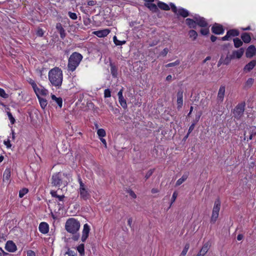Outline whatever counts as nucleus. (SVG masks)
Wrapping results in <instances>:
<instances>
[{
  "mask_svg": "<svg viewBox=\"0 0 256 256\" xmlns=\"http://www.w3.org/2000/svg\"><path fill=\"white\" fill-rule=\"evenodd\" d=\"M59 33L60 34V36L62 39H64L66 36L65 30L62 27L61 24H60V31Z\"/></svg>",
  "mask_w": 256,
  "mask_h": 256,
  "instance_id": "41",
  "label": "nucleus"
},
{
  "mask_svg": "<svg viewBox=\"0 0 256 256\" xmlns=\"http://www.w3.org/2000/svg\"><path fill=\"white\" fill-rule=\"evenodd\" d=\"M40 106L42 109H44L47 105V100L41 97L38 98Z\"/></svg>",
  "mask_w": 256,
  "mask_h": 256,
  "instance_id": "33",
  "label": "nucleus"
},
{
  "mask_svg": "<svg viewBox=\"0 0 256 256\" xmlns=\"http://www.w3.org/2000/svg\"><path fill=\"white\" fill-rule=\"evenodd\" d=\"M113 40L114 44L116 46H122L126 42L125 40L120 41V40H118L116 36H114Z\"/></svg>",
  "mask_w": 256,
  "mask_h": 256,
  "instance_id": "38",
  "label": "nucleus"
},
{
  "mask_svg": "<svg viewBox=\"0 0 256 256\" xmlns=\"http://www.w3.org/2000/svg\"><path fill=\"white\" fill-rule=\"evenodd\" d=\"M97 134L100 137L103 138L106 136V133L104 129L100 128L98 130Z\"/></svg>",
  "mask_w": 256,
  "mask_h": 256,
  "instance_id": "44",
  "label": "nucleus"
},
{
  "mask_svg": "<svg viewBox=\"0 0 256 256\" xmlns=\"http://www.w3.org/2000/svg\"><path fill=\"white\" fill-rule=\"evenodd\" d=\"M96 4L97 2L96 0H88V6H94Z\"/></svg>",
  "mask_w": 256,
  "mask_h": 256,
  "instance_id": "55",
  "label": "nucleus"
},
{
  "mask_svg": "<svg viewBox=\"0 0 256 256\" xmlns=\"http://www.w3.org/2000/svg\"><path fill=\"white\" fill-rule=\"evenodd\" d=\"M68 15L70 16V18L73 20H76L77 19V15L74 12H68Z\"/></svg>",
  "mask_w": 256,
  "mask_h": 256,
  "instance_id": "49",
  "label": "nucleus"
},
{
  "mask_svg": "<svg viewBox=\"0 0 256 256\" xmlns=\"http://www.w3.org/2000/svg\"><path fill=\"white\" fill-rule=\"evenodd\" d=\"M194 19L196 20V25L202 28L207 27L208 26V23L204 18L198 16H196L194 17Z\"/></svg>",
  "mask_w": 256,
  "mask_h": 256,
  "instance_id": "9",
  "label": "nucleus"
},
{
  "mask_svg": "<svg viewBox=\"0 0 256 256\" xmlns=\"http://www.w3.org/2000/svg\"><path fill=\"white\" fill-rule=\"evenodd\" d=\"M256 64V60H252L246 64L244 68V70L246 72H249L252 70Z\"/></svg>",
  "mask_w": 256,
  "mask_h": 256,
  "instance_id": "19",
  "label": "nucleus"
},
{
  "mask_svg": "<svg viewBox=\"0 0 256 256\" xmlns=\"http://www.w3.org/2000/svg\"><path fill=\"white\" fill-rule=\"evenodd\" d=\"M145 2L144 4V6L148 8L152 12H156L158 10V5L156 6L154 4H152V2L154 1H156L157 0H144Z\"/></svg>",
  "mask_w": 256,
  "mask_h": 256,
  "instance_id": "7",
  "label": "nucleus"
},
{
  "mask_svg": "<svg viewBox=\"0 0 256 256\" xmlns=\"http://www.w3.org/2000/svg\"><path fill=\"white\" fill-rule=\"evenodd\" d=\"M226 88L224 86H221L219 88L218 94V100L220 102L224 100V96L225 94Z\"/></svg>",
  "mask_w": 256,
  "mask_h": 256,
  "instance_id": "15",
  "label": "nucleus"
},
{
  "mask_svg": "<svg viewBox=\"0 0 256 256\" xmlns=\"http://www.w3.org/2000/svg\"><path fill=\"white\" fill-rule=\"evenodd\" d=\"M78 182L80 184V188H84L86 187L85 184L82 182V180L80 177L78 178Z\"/></svg>",
  "mask_w": 256,
  "mask_h": 256,
  "instance_id": "56",
  "label": "nucleus"
},
{
  "mask_svg": "<svg viewBox=\"0 0 256 256\" xmlns=\"http://www.w3.org/2000/svg\"><path fill=\"white\" fill-rule=\"evenodd\" d=\"M158 7L160 9L164 10H170V8L166 4L160 2L158 0H156Z\"/></svg>",
  "mask_w": 256,
  "mask_h": 256,
  "instance_id": "22",
  "label": "nucleus"
},
{
  "mask_svg": "<svg viewBox=\"0 0 256 256\" xmlns=\"http://www.w3.org/2000/svg\"><path fill=\"white\" fill-rule=\"evenodd\" d=\"M154 169L150 170L145 176L146 180H148L154 173Z\"/></svg>",
  "mask_w": 256,
  "mask_h": 256,
  "instance_id": "47",
  "label": "nucleus"
},
{
  "mask_svg": "<svg viewBox=\"0 0 256 256\" xmlns=\"http://www.w3.org/2000/svg\"><path fill=\"white\" fill-rule=\"evenodd\" d=\"M180 64V62L178 60H177L173 62H170L166 65V67L169 68L172 66H175L178 65Z\"/></svg>",
  "mask_w": 256,
  "mask_h": 256,
  "instance_id": "46",
  "label": "nucleus"
},
{
  "mask_svg": "<svg viewBox=\"0 0 256 256\" xmlns=\"http://www.w3.org/2000/svg\"><path fill=\"white\" fill-rule=\"evenodd\" d=\"M210 246V243L208 242H206L203 245L202 248L198 254H200L202 256H204L208 252Z\"/></svg>",
  "mask_w": 256,
  "mask_h": 256,
  "instance_id": "21",
  "label": "nucleus"
},
{
  "mask_svg": "<svg viewBox=\"0 0 256 256\" xmlns=\"http://www.w3.org/2000/svg\"><path fill=\"white\" fill-rule=\"evenodd\" d=\"M244 50V48H240L238 50L233 51L232 54L231 55L232 56H234V59L235 58L239 59L243 55Z\"/></svg>",
  "mask_w": 256,
  "mask_h": 256,
  "instance_id": "20",
  "label": "nucleus"
},
{
  "mask_svg": "<svg viewBox=\"0 0 256 256\" xmlns=\"http://www.w3.org/2000/svg\"><path fill=\"white\" fill-rule=\"evenodd\" d=\"M168 52V48H164L161 52L160 54L163 56H166Z\"/></svg>",
  "mask_w": 256,
  "mask_h": 256,
  "instance_id": "57",
  "label": "nucleus"
},
{
  "mask_svg": "<svg viewBox=\"0 0 256 256\" xmlns=\"http://www.w3.org/2000/svg\"><path fill=\"white\" fill-rule=\"evenodd\" d=\"M196 123L192 124L189 127L188 132V134H190L194 129Z\"/></svg>",
  "mask_w": 256,
  "mask_h": 256,
  "instance_id": "60",
  "label": "nucleus"
},
{
  "mask_svg": "<svg viewBox=\"0 0 256 256\" xmlns=\"http://www.w3.org/2000/svg\"><path fill=\"white\" fill-rule=\"evenodd\" d=\"M178 196V193L176 192H174L173 194L171 199V204L174 202L176 198Z\"/></svg>",
  "mask_w": 256,
  "mask_h": 256,
  "instance_id": "54",
  "label": "nucleus"
},
{
  "mask_svg": "<svg viewBox=\"0 0 256 256\" xmlns=\"http://www.w3.org/2000/svg\"><path fill=\"white\" fill-rule=\"evenodd\" d=\"M48 90L45 89L44 88H42L40 89L38 87V90H36V92H34L36 93L38 98V97H40V95L42 96H46L48 94Z\"/></svg>",
  "mask_w": 256,
  "mask_h": 256,
  "instance_id": "26",
  "label": "nucleus"
},
{
  "mask_svg": "<svg viewBox=\"0 0 256 256\" xmlns=\"http://www.w3.org/2000/svg\"><path fill=\"white\" fill-rule=\"evenodd\" d=\"M50 194L53 198H56V201L58 202L64 201V199L65 196L64 195L60 196L57 194L56 191L55 190H51L50 192Z\"/></svg>",
  "mask_w": 256,
  "mask_h": 256,
  "instance_id": "18",
  "label": "nucleus"
},
{
  "mask_svg": "<svg viewBox=\"0 0 256 256\" xmlns=\"http://www.w3.org/2000/svg\"><path fill=\"white\" fill-rule=\"evenodd\" d=\"M111 96V92L109 89H106L104 91V98H110Z\"/></svg>",
  "mask_w": 256,
  "mask_h": 256,
  "instance_id": "52",
  "label": "nucleus"
},
{
  "mask_svg": "<svg viewBox=\"0 0 256 256\" xmlns=\"http://www.w3.org/2000/svg\"><path fill=\"white\" fill-rule=\"evenodd\" d=\"M245 102L238 104L234 110V116L237 120H240L243 116L245 108Z\"/></svg>",
  "mask_w": 256,
  "mask_h": 256,
  "instance_id": "6",
  "label": "nucleus"
},
{
  "mask_svg": "<svg viewBox=\"0 0 256 256\" xmlns=\"http://www.w3.org/2000/svg\"><path fill=\"white\" fill-rule=\"evenodd\" d=\"M234 46L236 48H238L243 44L242 42L238 38H234L233 40Z\"/></svg>",
  "mask_w": 256,
  "mask_h": 256,
  "instance_id": "31",
  "label": "nucleus"
},
{
  "mask_svg": "<svg viewBox=\"0 0 256 256\" xmlns=\"http://www.w3.org/2000/svg\"><path fill=\"white\" fill-rule=\"evenodd\" d=\"M78 251L80 252L81 256L84 255V244H80L76 248Z\"/></svg>",
  "mask_w": 256,
  "mask_h": 256,
  "instance_id": "36",
  "label": "nucleus"
},
{
  "mask_svg": "<svg viewBox=\"0 0 256 256\" xmlns=\"http://www.w3.org/2000/svg\"><path fill=\"white\" fill-rule=\"evenodd\" d=\"M4 143L6 146L7 148H11L12 144H10V140L9 139H8L7 140H4Z\"/></svg>",
  "mask_w": 256,
  "mask_h": 256,
  "instance_id": "58",
  "label": "nucleus"
},
{
  "mask_svg": "<svg viewBox=\"0 0 256 256\" xmlns=\"http://www.w3.org/2000/svg\"><path fill=\"white\" fill-rule=\"evenodd\" d=\"M7 114H8V117L9 118V120L10 121L11 124H14L16 120H15L14 118L13 117L12 114L10 112H8Z\"/></svg>",
  "mask_w": 256,
  "mask_h": 256,
  "instance_id": "51",
  "label": "nucleus"
},
{
  "mask_svg": "<svg viewBox=\"0 0 256 256\" xmlns=\"http://www.w3.org/2000/svg\"><path fill=\"white\" fill-rule=\"evenodd\" d=\"M176 96L178 108L180 109L182 108L183 105V90L182 89L178 90Z\"/></svg>",
  "mask_w": 256,
  "mask_h": 256,
  "instance_id": "11",
  "label": "nucleus"
},
{
  "mask_svg": "<svg viewBox=\"0 0 256 256\" xmlns=\"http://www.w3.org/2000/svg\"><path fill=\"white\" fill-rule=\"evenodd\" d=\"M241 38L242 41L246 44L249 43L251 40L250 34L248 32H243L241 35Z\"/></svg>",
  "mask_w": 256,
  "mask_h": 256,
  "instance_id": "23",
  "label": "nucleus"
},
{
  "mask_svg": "<svg viewBox=\"0 0 256 256\" xmlns=\"http://www.w3.org/2000/svg\"><path fill=\"white\" fill-rule=\"evenodd\" d=\"M79 193L80 198L84 200H86L90 198V194L86 187L79 188Z\"/></svg>",
  "mask_w": 256,
  "mask_h": 256,
  "instance_id": "10",
  "label": "nucleus"
},
{
  "mask_svg": "<svg viewBox=\"0 0 256 256\" xmlns=\"http://www.w3.org/2000/svg\"><path fill=\"white\" fill-rule=\"evenodd\" d=\"M90 230V228L89 226L87 224H84L82 236V242H84L88 238Z\"/></svg>",
  "mask_w": 256,
  "mask_h": 256,
  "instance_id": "13",
  "label": "nucleus"
},
{
  "mask_svg": "<svg viewBox=\"0 0 256 256\" xmlns=\"http://www.w3.org/2000/svg\"><path fill=\"white\" fill-rule=\"evenodd\" d=\"M254 79L252 78H248V80H246L244 84V88H250L252 84H254Z\"/></svg>",
  "mask_w": 256,
  "mask_h": 256,
  "instance_id": "34",
  "label": "nucleus"
},
{
  "mask_svg": "<svg viewBox=\"0 0 256 256\" xmlns=\"http://www.w3.org/2000/svg\"><path fill=\"white\" fill-rule=\"evenodd\" d=\"M228 35L231 36H238L240 34V32L238 30L232 29L228 31Z\"/></svg>",
  "mask_w": 256,
  "mask_h": 256,
  "instance_id": "30",
  "label": "nucleus"
},
{
  "mask_svg": "<svg viewBox=\"0 0 256 256\" xmlns=\"http://www.w3.org/2000/svg\"><path fill=\"white\" fill-rule=\"evenodd\" d=\"M110 72L114 78H116L118 76V68L112 62L110 63Z\"/></svg>",
  "mask_w": 256,
  "mask_h": 256,
  "instance_id": "27",
  "label": "nucleus"
},
{
  "mask_svg": "<svg viewBox=\"0 0 256 256\" xmlns=\"http://www.w3.org/2000/svg\"><path fill=\"white\" fill-rule=\"evenodd\" d=\"M176 14L182 16L183 18H186L189 16V12L184 8H180L178 9Z\"/></svg>",
  "mask_w": 256,
  "mask_h": 256,
  "instance_id": "25",
  "label": "nucleus"
},
{
  "mask_svg": "<svg viewBox=\"0 0 256 256\" xmlns=\"http://www.w3.org/2000/svg\"><path fill=\"white\" fill-rule=\"evenodd\" d=\"M28 82L29 84L32 86L34 92H36V90H38L37 85L33 80L30 78Z\"/></svg>",
  "mask_w": 256,
  "mask_h": 256,
  "instance_id": "40",
  "label": "nucleus"
},
{
  "mask_svg": "<svg viewBox=\"0 0 256 256\" xmlns=\"http://www.w3.org/2000/svg\"><path fill=\"white\" fill-rule=\"evenodd\" d=\"M188 178L187 174H184L181 178L178 179L176 182V186H179L182 184Z\"/></svg>",
  "mask_w": 256,
  "mask_h": 256,
  "instance_id": "32",
  "label": "nucleus"
},
{
  "mask_svg": "<svg viewBox=\"0 0 256 256\" xmlns=\"http://www.w3.org/2000/svg\"><path fill=\"white\" fill-rule=\"evenodd\" d=\"M58 206L59 207V210L63 209L64 208V201H62L60 202H58Z\"/></svg>",
  "mask_w": 256,
  "mask_h": 256,
  "instance_id": "61",
  "label": "nucleus"
},
{
  "mask_svg": "<svg viewBox=\"0 0 256 256\" xmlns=\"http://www.w3.org/2000/svg\"><path fill=\"white\" fill-rule=\"evenodd\" d=\"M170 5L171 7L172 11L174 13L177 14L178 10L177 8L176 7V6L173 3H172V2L170 3Z\"/></svg>",
  "mask_w": 256,
  "mask_h": 256,
  "instance_id": "53",
  "label": "nucleus"
},
{
  "mask_svg": "<svg viewBox=\"0 0 256 256\" xmlns=\"http://www.w3.org/2000/svg\"><path fill=\"white\" fill-rule=\"evenodd\" d=\"M80 228L79 221L74 218H68L65 224L66 230L72 234H76Z\"/></svg>",
  "mask_w": 256,
  "mask_h": 256,
  "instance_id": "4",
  "label": "nucleus"
},
{
  "mask_svg": "<svg viewBox=\"0 0 256 256\" xmlns=\"http://www.w3.org/2000/svg\"><path fill=\"white\" fill-rule=\"evenodd\" d=\"M5 249L9 252H14L17 248L16 245L12 241L8 240L6 244Z\"/></svg>",
  "mask_w": 256,
  "mask_h": 256,
  "instance_id": "12",
  "label": "nucleus"
},
{
  "mask_svg": "<svg viewBox=\"0 0 256 256\" xmlns=\"http://www.w3.org/2000/svg\"><path fill=\"white\" fill-rule=\"evenodd\" d=\"M200 32L202 35H204V36L208 35L210 32L208 28V26H207V27H205L203 28H202L200 30Z\"/></svg>",
  "mask_w": 256,
  "mask_h": 256,
  "instance_id": "45",
  "label": "nucleus"
},
{
  "mask_svg": "<svg viewBox=\"0 0 256 256\" xmlns=\"http://www.w3.org/2000/svg\"><path fill=\"white\" fill-rule=\"evenodd\" d=\"M188 35L190 38H192L193 40H196L198 36V34L194 30H190L188 32Z\"/></svg>",
  "mask_w": 256,
  "mask_h": 256,
  "instance_id": "35",
  "label": "nucleus"
},
{
  "mask_svg": "<svg viewBox=\"0 0 256 256\" xmlns=\"http://www.w3.org/2000/svg\"><path fill=\"white\" fill-rule=\"evenodd\" d=\"M27 256H36V254L34 251L30 250L27 252Z\"/></svg>",
  "mask_w": 256,
  "mask_h": 256,
  "instance_id": "62",
  "label": "nucleus"
},
{
  "mask_svg": "<svg viewBox=\"0 0 256 256\" xmlns=\"http://www.w3.org/2000/svg\"><path fill=\"white\" fill-rule=\"evenodd\" d=\"M37 36H42L44 35V32L42 28H38L36 32Z\"/></svg>",
  "mask_w": 256,
  "mask_h": 256,
  "instance_id": "59",
  "label": "nucleus"
},
{
  "mask_svg": "<svg viewBox=\"0 0 256 256\" xmlns=\"http://www.w3.org/2000/svg\"><path fill=\"white\" fill-rule=\"evenodd\" d=\"M118 100H119L120 104L124 108H127L126 102L124 97L118 98Z\"/></svg>",
  "mask_w": 256,
  "mask_h": 256,
  "instance_id": "39",
  "label": "nucleus"
},
{
  "mask_svg": "<svg viewBox=\"0 0 256 256\" xmlns=\"http://www.w3.org/2000/svg\"><path fill=\"white\" fill-rule=\"evenodd\" d=\"M212 33L216 34H224V30L222 24L215 23L211 28Z\"/></svg>",
  "mask_w": 256,
  "mask_h": 256,
  "instance_id": "8",
  "label": "nucleus"
},
{
  "mask_svg": "<svg viewBox=\"0 0 256 256\" xmlns=\"http://www.w3.org/2000/svg\"><path fill=\"white\" fill-rule=\"evenodd\" d=\"M10 177V169H6L3 175V180L5 182L6 180L8 181Z\"/></svg>",
  "mask_w": 256,
  "mask_h": 256,
  "instance_id": "28",
  "label": "nucleus"
},
{
  "mask_svg": "<svg viewBox=\"0 0 256 256\" xmlns=\"http://www.w3.org/2000/svg\"><path fill=\"white\" fill-rule=\"evenodd\" d=\"M256 52V48L254 45H251L247 48L246 52V56L247 58H251L255 55Z\"/></svg>",
  "mask_w": 256,
  "mask_h": 256,
  "instance_id": "14",
  "label": "nucleus"
},
{
  "mask_svg": "<svg viewBox=\"0 0 256 256\" xmlns=\"http://www.w3.org/2000/svg\"><path fill=\"white\" fill-rule=\"evenodd\" d=\"M220 201L219 198H217L215 202L212 209V214L210 218V222L214 224L219 215V212L220 208Z\"/></svg>",
  "mask_w": 256,
  "mask_h": 256,
  "instance_id": "5",
  "label": "nucleus"
},
{
  "mask_svg": "<svg viewBox=\"0 0 256 256\" xmlns=\"http://www.w3.org/2000/svg\"><path fill=\"white\" fill-rule=\"evenodd\" d=\"M51 97L52 100H55L60 108L62 106V100L61 98H57L54 94H52Z\"/></svg>",
  "mask_w": 256,
  "mask_h": 256,
  "instance_id": "29",
  "label": "nucleus"
},
{
  "mask_svg": "<svg viewBox=\"0 0 256 256\" xmlns=\"http://www.w3.org/2000/svg\"><path fill=\"white\" fill-rule=\"evenodd\" d=\"M82 58L83 56L80 54L78 52H73L68 60V70L72 72H74L79 66Z\"/></svg>",
  "mask_w": 256,
  "mask_h": 256,
  "instance_id": "2",
  "label": "nucleus"
},
{
  "mask_svg": "<svg viewBox=\"0 0 256 256\" xmlns=\"http://www.w3.org/2000/svg\"><path fill=\"white\" fill-rule=\"evenodd\" d=\"M67 174L58 172L52 174L51 178V184L53 186L60 187L67 186L68 182L66 180Z\"/></svg>",
  "mask_w": 256,
  "mask_h": 256,
  "instance_id": "3",
  "label": "nucleus"
},
{
  "mask_svg": "<svg viewBox=\"0 0 256 256\" xmlns=\"http://www.w3.org/2000/svg\"><path fill=\"white\" fill-rule=\"evenodd\" d=\"M38 228L39 230L44 234H47L49 230L48 225L44 222H42L40 224Z\"/></svg>",
  "mask_w": 256,
  "mask_h": 256,
  "instance_id": "17",
  "label": "nucleus"
},
{
  "mask_svg": "<svg viewBox=\"0 0 256 256\" xmlns=\"http://www.w3.org/2000/svg\"><path fill=\"white\" fill-rule=\"evenodd\" d=\"M28 192V190L26 188H24L20 190L19 192V197L20 198H22Z\"/></svg>",
  "mask_w": 256,
  "mask_h": 256,
  "instance_id": "43",
  "label": "nucleus"
},
{
  "mask_svg": "<svg viewBox=\"0 0 256 256\" xmlns=\"http://www.w3.org/2000/svg\"><path fill=\"white\" fill-rule=\"evenodd\" d=\"M65 254H68V256H76V253L68 248V251L65 253Z\"/></svg>",
  "mask_w": 256,
  "mask_h": 256,
  "instance_id": "50",
  "label": "nucleus"
},
{
  "mask_svg": "<svg viewBox=\"0 0 256 256\" xmlns=\"http://www.w3.org/2000/svg\"><path fill=\"white\" fill-rule=\"evenodd\" d=\"M110 32V30L108 29H104L95 31L94 32V34L99 38H103L107 36Z\"/></svg>",
  "mask_w": 256,
  "mask_h": 256,
  "instance_id": "16",
  "label": "nucleus"
},
{
  "mask_svg": "<svg viewBox=\"0 0 256 256\" xmlns=\"http://www.w3.org/2000/svg\"><path fill=\"white\" fill-rule=\"evenodd\" d=\"M48 80L51 84L59 88L61 86L63 80L62 70L58 67H54L48 72Z\"/></svg>",
  "mask_w": 256,
  "mask_h": 256,
  "instance_id": "1",
  "label": "nucleus"
},
{
  "mask_svg": "<svg viewBox=\"0 0 256 256\" xmlns=\"http://www.w3.org/2000/svg\"><path fill=\"white\" fill-rule=\"evenodd\" d=\"M74 234L72 237V239L74 240H78L80 238V234Z\"/></svg>",
  "mask_w": 256,
  "mask_h": 256,
  "instance_id": "64",
  "label": "nucleus"
},
{
  "mask_svg": "<svg viewBox=\"0 0 256 256\" xmlns=\"http://www.w3.org/2000/svg\"><path fill=\"white\" fill-rule=\"evenodd\" d=\"M189 244H186L182 253L180 254V256H185L188 251V250L189 249Z\"/></svg>",
  "mask_w": 256,
  "mask_h": 256,
  "instance_id": "42",
  "label": "nucleus"
},
{
  "mask_svg": "<svg viewBox=\"0 0 256 256\" xmlns=\"http://www.w3.org/2000/svg\"><path fill=\"white\" fill-rule=\"evenodd\" d=\"M0 96L3 98H8V95L6 93L4 89L0 88Z\"/></svg>",
  "mask_w": 256,
  "mask_h": 256,
  "instance_id": "48",
  "label": "nucleus"
},
{
  "mask_svg": "<svg viewBox=\"0 0 256 256\" xmlns=\"http://www.w3.org/2000/svg\"><path fill=\"white\" fill-rule=\"evenodd\" d=\"M186 24L189 26L190 28H196V20L188 18L186 20Z\"/></svg>",
  "mask_w": 256,
  "mask_h": 256,
  "instance_id": "24",
  "label": "nucleus"
},
{
  "mask_svg": "<svg viewBox=\"0 0 256 256\" xmlns=\"http://www.w3.org/2000/svg\"><path fill=\"white\" fill-rule=\"evenodd\" d=\"M232 59H234V56H232V55L230 56H227L224 60H222L223 64L226 65L228 64Z\"/></svg>",
  "mask_w": 256,
  "mask_h": 256,
  "instance_id": "37",
  "label": "nucleus"
},
{
  "mask_svg": "<svg viewBox=\"0 0 256 256\" xmlns=\"http://www.w3.org/2000/svg\"><path fill=\"white\" fill-rule=\"evenodd\" d=\"M230 38V36L228 35V32H226V34L225 36L222 37L221 38V40L223 41L228 40V38Z\"/></svg>",
  "mask_w": 256,
  "mask_h": 256,
  "instance_id": "63",
  "label": "nucleus"
}]
</instances>
